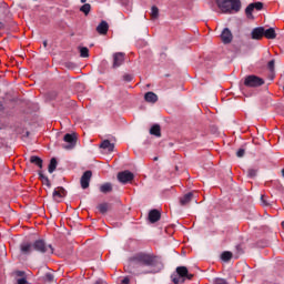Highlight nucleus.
Here are the masks:
<instances>
[{"label": "nucleus", "mask_w": 284, "mask_h": 284, "mask_svg": "<svg viewBox=\"0 0 284 284\" xmlns=\"http://www.w3.org/2000/svg\"><path fill=\"white\" fill-rule=\"evenodd\" d=\"M245 156V149H239L236 152L237 159H243Z\"/></svg>", "instance_id": "nucleus-36"}, {"label": "nucleus", "mask_w": 284, "mask_h": 284, "mask_svg": "<svg viewBox=\"0 0 284 284\" xmlns=\"http://www.w3.org/2000/svg\"><path fill=\"white\" fill-rule=\"evenodd\" d=\"M33 252H38V254H47L50 256L51 254H54V247H52V244H48L45 240H36L33 242Z\"/></svg>", "instance_id": "nucleus-4"}, {"label": "nucleus", "mask_w": 284, "mask_h": 284, "mask_svg": "<svg viewBox=\"0 0 284 284\" xmlns=\"http://www.w3.org/2000/svg\"><path fill=\"white\" fill-rule=\"evenodd\" d=\"M118 181L120 183H123V185L130 183L131 181H134V173L130 171H122L118 173Z\"/></svg>", "instance_id": "nucleus-9"}, {"label": "nucleus", "mask_w": 284, "mask_h": 284, "mask_svg": "<svg viewBox=\"0 0 284 284\" xmlns=\"http://www.w3.org/2000/svg\"><path fill=\"white\" fill-rule=\"evenodd\" d=\"M57 165H59V162L57 161V158H52L50 160L49 166H48V172L49 174H52L54 170H57Z\"/></svg>", "instance_id": "nucleus-25"}, {"label": "nucleus", "mask_w": 284, "mask_h": 284, "mask_svg": "<svg viewBox=\"0 0 284 284\" xmlns=\"http://www.w3.org/2000/svg\"><path fill=\"white\" fill-rule=\"evenodd\" d=\"M257 170L256 169H248L247 170V176H248V179H254L255 176H256V174H257Z\"/></svg>", "instance_id": "nucleus-34"}, {"label": "nucleus", "mask_w": 284, "mask_h": 284, "mask_svg": "<svg viewBox=\"0 0 284 284\" xmlns=\"http://www.w3.org/2000/svg\"><path fill=\"white\" fill-rule=\"evenodd\" d=\"M102 150H108V152H114V143H111L110 140H104L100 144Z\"/></svg>", "instance_id": "nucleus-20"}, {"label": "nucleus", "mask_w": 284, "mask_h": 284, "mask_svg": "<svg viewBox=\"0 0 284 284\" xmlns=\"http://www.w3.org/2000/svg\"><path fill=\"white\" fill-rule=\"evenodd\" d=\"M64 143L62 148L64 150H72L77 145V133H67L63 138Z\"/></svg>", "instance_id": "nucleus-8"}, {"label": "nucleus", "mask_w": 284, "mask_h": 284, "mask_svg": "<svg viewBox=\"0 0 284 284\" xmlns=\"http://www.w3.org/2000/svg\"><path fill=\"white\" fill-rule=\"evenodd\" d=\"M215 3L224 14L241 12V0H215Z\"/></svg>", "instance_id": "nucleus-2"}, {"label": "nucleus", "mask_w": 284, "mask_h": 284, "mask_svg": "<svg viewBox=\"0 0 284 284\" xmlns=\"http://www.w3.org/2000/svg\"><path fill=\"white\" fill-rule=\"evenodd\" d=\"M98 210L100 214H108L109 204L108 203H101L98 205Z\"/></svg>", "instance_id": "nucleus-31"}, {"label": "nucleus", "mask_w": 284, "mask_h": 284, "mask_svg": "<svg viewBox=\"0 0 284 284\" xmlns=\"http://www.w3.org/2000/svg\"><path fill=\"white\" fill-rule=\"evenodd\" d=\"M150 134L152 136H156L158 139H160V136H161V125L154 124L153 126H151Z\"/></svg>", "instance_id": "nucleus-22"}, {"label": "nucleus", "mask_w": 284, "mask_h": 284, "mask_svg": "<svg viewBox=\"0 0 284 284\" xmlns=\"http://www.w3.org/2000/svg\"><path fill=\"white\" fill-rule=\"evenodd\" d=\"M11 277L13 284H30V282H28V274L24 271H13Z\"/></svg>", "instance_id": "nucleus-6"}, {"label": "nucleus", "mask_w": 284, "mask_h": 284, "mask_svg": "<svg viewBox=\"0 0 284 284\" xmlns=\"http://www.w3.org/2000/svg\"><path fill=\"white\" fill-rule=\"evenodd\" d=\"M38 175L43 185L48 186L49 189L52 187V183H50V179L43 175V172L39 171Z\"/></svg>", "instance_id": "nucleus-23"}, {"label": "nucleus", "mask_w": 284, "mask_h": 284, "mask_svg": "<svg viewBox=\"0 0 284 284\" xmlns=\"http://www.w3.org/2000/svg\"><path fill=\"white\" fill-rule=\"evenodd\" d=\"M122 284H130V277H124L122 281H121Z\"/></svg>", "instance_id": "nucleus-40"}, {"label": "nucleus", "mask_w": 284, "mask_h": 284, "mask_svg": "<svg viewBox=\"0 0 284 284\" xmlns=\"http://www.w3.org/2000/svg\"><path fill=\"white\" fill-rule=\"evenodd\" d=\"M134 77L132 74H124L123 75V81H125L126 83H130L131 81H133Z\"/></svg>", "instance_id": "nucleus-38"}, {"label": "nucleus", "mask_w": 284, "mask_h": 284, "mask_svg": "<svg viewBox=\"0 0 284 284\" xmlns=\"http://www.w3.org/2000/svg\"><path fill=\"white\" fill-rule=\"evenodd\" d=\"M214 283L215 284H227V281H225L223 278H215Z\"/></svg>", "instance_id": "nucleus-39"}, {"label": "nucleus", "mask_w": 284, "mask_h": 284, "mask_svg": "<svg viewBox=\"0 0 284 284\" xmlns=\"http://www.w3.org/2000/svg\"><path fill=\"white\" fill-rule=\"evenodd\" d=\"M90 181H92V171H85L81 179H80V185L82 190H88L90 187Z\"/></svg>", "instance_id": "nucleus-10"}, {"label": "nucleus", "mask_w": 284, "mask_h": 284, "mask_svg": "<svg viewBox=\"0 0 284 284\" xmlns=\"http://www.w3.org/2000/svg\"><path fill=\"white\" fill-rule=\"evenodd\" d=\"M161 265V257L153 253L139 252L129 258L124 266L125 272L133 276L143 274H156V268Z\"/></svg>", "instance_id": "nucleus-1"}, {"label": "nucleus", "mask_w": 284, "mask_h": 284, "mask_svg": "<svg viewBox=\"0 0 284 284\" xmlns=\"http://www.w3.org/2000/svg\"><path fill=\"white\" fill-rule=\"evenodd\" d=\"M42 281L44 283H54V274L45 273L44 276L42 277Z\"/></svg>", "instance_id": "nucleus-30"}, {"label": "nucleus", "mask_w": 284, "mask_h": 284, "mask_svg": "<svg viewBox=\"0 0 284 284\" xmlns=\"http://www.w3.org/2000/svg\"><path fill=\"white\" fill-rule=\"evenodd\" d=\"M243 254V246L241 244L235 246V258H239Z\"/></svg>", "instance_id": "nucleus-33"}, {"label": "nucleus", "mask_w": 284, "mask_h": 284, "mask_svg": "<svg viewBox=\"0 0 284 284\" xmlns=\"http://www.w3.org/2000/svg\"><path fill=\"white\" fill-rule=\"evenodd\" d=\"M192 199H194V192H189L180 197V205L185 206L192 203Z\"/></svg>", "instance_id": "nucleus-17"}, {"label": "nucleus", "mask_w": 284, "mask_h": 284, "mask_svg": "<svg viewBox=\"0 0 284 284\" xmlns=\"http://www.w3.org/2000/svg\"><path fill=\"white\" fill-rule=\"evenodd\" d=\"M100 192L102 194H109V192H112V183L106 182L100 186Z\"/></svg>", "instance_id": "nucleus-26"}, {"label": "nucleus", "mask_w": 284, "mask_h": 284, "mask_svg": "<svg viewBox=\"0 0 284 284\" xmlns=\"http://www.w3.org/2000/svg\"><path fill=\"white\" fill-rule=\"evenodd\" d=\"M265 34V28L264 27H256L251 32V38L255 41H261Z\"/></svg>", "instance_id": "nucleus-12"}, {"label": "nucleus", "mask_w": 284, "mask_h": 284, "mask_svg": "<svg viewBox=\"0 0 284 284\" xmlns=\"http://www.w3.org/2000/svg\"><path fill=\"white\" fill-rule=\"evenodd\" d=\"M67 195L68 191H65V189H63L62 186H58L52 193V197L55 203H61V199H64V196Z\"/></svg>", "instance_id": "nucleus-11"}, {"label": "nucleus", "mask_w": 284, "mask_h": 284, "mask_svg": "<svg viewBox=\"0 0 284 284\" xmlns=\"http://www.w3.org/2000/svg\"><path fill=\"white\" fill-rule=\"evenodd\" d=\"M120 2L122 3V6H129L130 4V0H120Z\"/></svg>", "instance_id": "nucleus-41"}, {"label": "nucleus", "mask_w": 284, "mask_h": 284, "mask_svg": "<svg viewBox=\"0 0 284 284\" xmlns=\"http://www.w3.org/2000/svg\"><path fill=\"white\" fill-rule=\"evenodd\" d=\"M144 101H146V103H156V101H159V95L152 91H149L144 94Z\"/></svg>", "instance_id": "nucleus-19"}, {"label": "nucleus", "mask_w": 284, "mask_h": 284, "mask_svg": "<svg viewBox=\"0 0 284 284\" xmlns=\"http://www.w3.org/2000/svg\"><path fill=\"white\" fill-rule=\"evenodd\" d=\"M30 163H32L33 165H37L40 168V170H43V160L37 155H32L30 158Z\"/></svg>", "instance_id": "nucleus-21"}, {"label": "nucleus", "mask_w": 284, "mask_h": 284, "mask_svg": "<svg viewBox=\"0 0 284 284\" xmlns=\"http://www.w3.org/2000/svg\"><path fill=\"white\" fill-rule=\"evenodd\" d=\"M80 57L88 59V57H90V49H88V47H80Z\"/></svg>", "instance_id": "nucleus-29"}, {"label": "nucleus", "mask_w": 284, "mask_h": 284, "mask_svg": "<svg viewBox=\"0 0 284 284\" xmlns=\"http://www.w3.org/2000/svg\"><path fill=\"white\" fill-rule=\"evenodd\" d=\"M125 61V53L118 52L113 54V68H121Z\"/></svg>", "instance_id": "nucleus-14"}, {"label": "nucleus", "mask_w": 284, "mask_h": 284, "mask_svg": "<svg viewBox=\"0 0 284 284\" xmlns=\"http://www.w3.org/2000/svg\"><path fill=\"white\" fill-rule=\"evenodd\" d=\"M153 161H159V158H154Z\"/></svg>", "instance_id": "nucleus-45"}, {"label": "nucleus", "mask_w": 284, "mask_h": 284, "mask_svg": "<svg viewBox=\"0 0 284 284\" xmlns=\"http://www.w3.org/2000/svg\"><path fill=\"white\" fill-rule=\"evenodd\" d=\"M0 30H6V23H3L2 21H0Z\"/></svg>", "instance_id": "nucleus-42"}, {"label": "nucleus", "mask_w": 284, "mask_h": 284, "mask_svg": "<svg viewBox=\"0 0 284 284\" xmlns=\"http://www.w3.org/2000/svg\"><path fill=\"white\" fill-rule=\"evenodd\" d=\"M149 221L150 223H158L161 221V212L156 209H153L149 212Z\"/></svg>", "instance_id": "nucleus-16"}, {"label": "nucleus", "mask_w": 284, "mask_h": 284, "mask_svg": "<svg viewBox=\"0 0 284 284\" xmlns=\"http://www.w3.org/2000/svg\"><path fill=\"white\" fill-rule=\"evenodd\" d=\"M275 65H276V61H275V60H271V61L267 63V68H268L270 72H274Z\"/></svg>", "instance_id": "nucleus-35"}, {"label": "nucleus", "mask_w": 284, "mask_h": 284, "mask_svg": "<svg viewBox=\"0 0 284 284\" xmlns=\"http://www.w3.org/2000/svg\"><path fill=\"white\" fill-rule=\"evenodd\" d=\"M151 19H159V7L153 6L151 8Z\"/></svg>", "instance_id": "nucleus-32"}, {"label": "nucleus", "mask_w": 284, "mask_h": 284, "mask_svg": "<svg viewBox=\"0 0 284 284\" xmlns=\"http://www.w3.org/2000/svg\"><path fill=\"white\" fill-rule=\"evenodd\" d=\"M232 252L230 251H224L222 254H221V260L224 261V263H227L230 261H232Z\"/></svg>", "instance_id": "nucleus-27"}, {"label": "nucleus", "mask_w": 284, "mask_h": 284, "mask_svg": "<svg viewBox=\"0 0 284 284\" xmlns=\"http://www.w3.org/2000/svg\"><path fill=\"white\" fill-rule=\"evenodd\" d=\"M232 39H234V36L232 34V31L230 30V28L223 29L221 33L222 43L224 44L232 43Z\"/></svg>", "instance_id": "nucleus-13"}, {"label": "nucleus", "mask_w": 284, "mask_h": 284, "mask_svg": "<svg viewBox=\"0 0 284 284\" xmlns=\"http://www.w3.org/2000/svg\"><path fill=\"white\" fill-rule=\"evenodd\" d=\"M185 278H187V281L194 278V274L190 273L185 266H178L175 273L171 275V281L174 284L185 283Z\"/></svg>", "instance_id": "nucleus-3"}, {"label": "nucleus", "mask_w": 284, "mask_h": 284, "mask_svg": "<svg viewBox=\"0 0 284 284\" xmlns=\"http://www.w3.org/2000/svg\"><path fill=\"white\" fill-rule=\"evenodd\" d=\"M20 252L21 254L28 255L34 252V243L24 242L20 244Z\"/></svg>", "instance_id": "nucleus-15"}, {"label": "nucleus", "mask_w": 284, "mask_h": 284, "mask_svg": "<svg viewBox=\"0 0 284 284\" xmlns=\"http://www.w3.org/2000/svg\"><path fill=\"white\" fill-rule=\"evenodd\" d=\"M265 84V80L257 75H247L244 80V85L246 88H261Z\"/></svg>", "instance_id": "nucleus-5"}, {"label": "nucleus", "mask_w": 284, "mask_h": 284, "mask_svg": "<svg viewBox=\"0 0 284 284\" xmlns=\"http://www.w3.org/2000/svg\"><path fill=\"white\" fill-rule=\"evenodd\" d=\"M282 227L284 229V221L282 222Z\"/></svg>", "instance_id": "nucleus-46"}, {"label": "nucleus", "mask_w": 284, "mask_h": 284, "mask_svg": "<svg viewBox=\"0 0 284 284\" xmlns=\"http://www.w3.org/2000/svg\"><path fill=\"white\" fill-rule=\"evenodd\" d=\"M264 37L265 39H276V31L274 30V28H268V29H264Z\"/></svg>", "instance_id": "nucleus-24"}, {"label": "nucleus", "mask_w": 284, "mask_h": 284, "mask_svg": "<svg viewBox=\"0 0 284 284\" xmlns=\"http://www.w3.org/2000/svg\"><path fill=\"white\" fill-rule=\"evenodd\" d=\"M261 203L266 207L270 206V201H267V196L265 195H261Z\"/></svg>", "instance_id": "nucleus-37"}, {"label": "nucleus", "mask_w": 284, "mask_h": 284, "mask_svg": "<svg viewBox=\"0 0 284 284\" xmlns=\"http://www.w3.org/2000/svg\"><path fill=\"white\" fill-rule=\"evenodd\" d=\"M81 1V3H85L88 0H80Z\"/></svg>", "instance_id": "nucleus-44"}, {"label": "nucleus", "mask_w": 284, "mask_h": 284, "mask_svg": "<svg viewBox=\"0 0 284 284\" xmlns=\"http://www.w3.org/2000/svg\"><path fill=\"white\" fill-rule=\"evenodd\" d=\"M90 10H92V6L90 3H84L82 7H80V12L85 14V17L90 14Z\"/></svg>", "instance_id": "nucleus-28"}, {"label": "nucleus", "mask_w": 284, "mask_h": 284, "mask_svg": "<svg viewBox=\"0 0 284 284\" xmlns=\"http://www.w3.org/2000/svg\"><path fill=\"white\" fill-rule=\"evenodd\" d=\"M108 30H110V24L105 20H102L97 27L98 34H108Z\"/></svg>", "instance_id": "nucleus-18"}, {"label": "nucleus", "mask_w": 284, "mask_h": 284, "mask_svg": "<svg viewBox=\"0 0 284 284\" xmlns=\"http://www.w3.org/2000/svg\"><path fill=\"white\" fill-rule=\"evenodd\" d=\"M264 4L263 2H253L250 3L246 9H245V14L248 19H254V10H256L257 12H261V10H263Z\"/></svg>", "instance_id": "nucleus-7"}, {"label": "nucleus", "mask_w": 284, "mask_h": 284, "mask_svg": "<svg viewBox=\"0 0 284 284\" xmlns=\"http://www.w3.org/2000/svg\"><path fill=\"white\" fill-rule=\"evenodd\" d=\"M43 45H44V48H48V40L43 41Z\"/></svg>", "instance_id": "nucleus-43"}]
</instances>
